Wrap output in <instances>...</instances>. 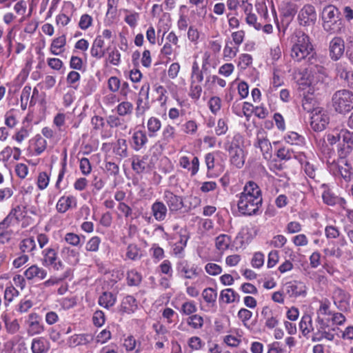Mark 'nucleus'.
<instances>
[{
	"label": "nucleus",
	"mask_w": 353,
	"mask_h": 353,
	"mask_svg": "<svg viewBox=\"0 0 353 353\" xmlns=\"http://www.w3.org/2000/svg\"><path fill=\"white\" fill-rule=\"evenodd\" d=\"M92 17L87 14H84L81 17L79 26L82 30H86L92 25Z\"/></svg>",
	"instance_id": "60"
},
{
	"label": "nucleus",
	"mask_w": 353,
	"mask_h": 353,
	"mask_svg": "<svg viewBox=\"0 0 353 353\" xmlns=\"http://www.w3.org/2000/svg\"><path fill=\"white\" fill-rule=\"evenodd\" d=\"M77 205L76 199L72 196H61L57 203V210L60 213H64L68 209L72 208L74 205V207Z\"/></svg>",
	"instance_id": "18"
},
{
	"label": "nucleus",
	"mask_w": 353,
	"mask_h": 353,
	"mask_svg": "<svg viewBox=\"0 0 353 353\" xmlns=\"http://www.w3.org/2000/svg\"><path fill=\"white\" fill-rule=\"evenodd\" d=\"M93 323L96 326H102L105 323V314L101 310H97L94 313L92 317Z\"/></svg>",
	"instance_id": "61"
},
{
	"label": "nucleus",
	"mask_w": 353,
	"mask_h": 353,
	"mask_svg": "<svg viewBox=\"0 0 353 353\" xmlns=\"http://www.w3.org/2000/svg\"><path fill=\"white\" fill-rule=\"evenodd\" d=\"M341 163H343V165H339L338 172L345 181H350L353 174L352 167L345 160H343Z\"/></svg>",
	"instance_id": "32"
},
{
	"label": "nucleus",
	"mask_w": 353,
	"mask_h": 353,
	"mask_svg": "<svg viewBox=\"0 0 353 353\" xmlns=\"http://www.w3.org/2000/svg\"><path fill=\"white\" fill-rule=\"evenodd\" d=\"M188 325L194 329H200L203 325V319L198 314H192L187 319Z\"/></svg>",
	"instance_id": "42"
},
{
	"label": "nucleus",
	"mask_w": 353,
	"mask_h": 353,
	"mask_svg": "<svg viewBox=\"0 0 353 353\" xmlns=\"http://www.w3.org/2000/svg\"><path fill=\"white\" fill-rule=\"evenodd\" d=\"M243 137L240 134H236L225 143V149L228 151L243 150Z\"/></svg>",
	"instance_id": "22"
},
{
	"label": "nucleus",
	"mask_w": 353,
	"mask_h": 353,
	"mask_svg": "<svg viewBox=\"0 0 353 353\" xmlns=\"http://www.w3.org/2000/svg\"><path fill=\"white\" fill-rule=\"evenodd\" d=\"M287 242V239L283 235H276L271 241V245L274 248H280L284 246Z\"/></svg>",
	"instance_id": "62"
},
{
	"label": "nucleus",
	"mask_w": 353,
	"mask_h": 353,
	"mask_svg": "<svg viewBox=\"0 0 353 353\" xmlns=\"http://www.w3.org/2000/svg\"><path fill=\"white\" fill-rule=\"evenodd\" d=\"M142 280V276L140 273L134 270H132L127 273L128 284L130 286L139 285Z\"/></svg>",
	"instance_id": "38"
},
{
	"label": "nucleus",
	"mask_w": 353,
	"mask_h": 353,
	"mask_svg": "<svg viewBox=\"0 0 353 353\" xmlns=\"http://www.w3.org/2000/svg\"><path fill=\"white\" fill-rule=\"evenodd\" d=\"M298 20L301 26H310L314 25L316 20L314 7L310 4L305 5L299 12Z\"/></svg>",
	"instance_id": "5"
},
{
	"label": "nucleus",
	"mask_w": 353,
	"mask_h": 353,
	"mask_svg": "<svg viewBox=\"0 0 353 353\" xmlns=\"http://www.w3.org/2000/svg\"><path fill=\"white\" fill-rule=\"evenodd\" d=\"M46 148V141L41 136H37L35 140V152L37 154H41Z\"/></svg>",
	"instance_id": "55"
},
{
	"label": "nucleus",
	"mask_w": 353,
	"mask_h": 353,
	"mask_svg": "<svg viewBox=\"0 0 353 353\" xmlns=\"http://www.w3.org/2000/svg\"><path fill=\"white\" fill-rule=\"evenodd\" d=\"M19 295V291L12 285L8 286L4 290V304L7 307Z\"/></svg>",
	"instance_id": "40"
},
{
	"label": "nucleus",
	"mask_w": 353,
	"mask_h": 353,
	"mask_svg": "<svg viewBox=\"0 0 353 353\" xmlns=\"http://www.w3.org/2000/svg\"><path fill=\"white\" fill-rule=\"evenodd\" d=\"M205 269L207 273L212 276L218 275L221 274L222 272L221 267L213 263H207L205 267Z\"/></svg>",
	"instance_id": "54"
},
{
	"label": "nucleus",
	"mask_w": 353,
	"mask_h": 353,
	"mask_svg": "<svg viewBox=\"0 0 353 353\" xmlns=\"http://www.w3.org/2000/svg\"><path fill=\"white\" fill-rule=\"evenodd\" d=\"M147 156L140 159L138 157H134L132 161V168L137 174L143 173L147 168Z\"/></svg>",
	"instance_id": "30"
},
{
	"label": "nucleus",
	"mask_w": 353,
	"mask_h": 353,
	"mask_svg": "<svg viewBox=\"0 0 353 353\" xmlns=\"http://www.w3.org/2000/svg\"><path fill=\"white\" fill-rule=\"evenodd\" d=\"M196 307L194 301H187L181 305V312L185 315H192L196 312Z\"/></svg>",
	"instance_id": "48"
},
{
	"label": "nucleus",
	"mask_w": 353,
	"mask_h": 353,
	"mask_svg": "<svg viewBox=\"0 0 353 353\" xmlns=\"http://www.w3.org/2000/svg\"><path fill=\"white\" fill-rule=\"evenodd\" d=\"M137 302L136 299L131 295H128L122 300L120 311L123 313L131 314L137 309Z\"/></svg>",
	"instance_id": "16"
},
{
	"label": "nucleus",
	"mask_w": 353,
	"mask_h": 353,
	"mask_svg": "<svg viewBox=\"0 0 353 353\" xmlns=\"http://www.w3.org/2000/svg\"><path fill=\"white\" fill-rule=\"evenodd\" d=\"M49 176L46 172H41L37 178V185L40 190H44L49 183Z\"/></svg>",
	"instance_id": "56"
},
{
	"label": "nucleus",
	"mask_w": 353,
	"mask_h": 353,
	"mask_svg": "<svg viewBox=\"0 0 353 353\" xmlns=\"http://www.w3.org/2000/svg\"><path fill=\"white\" fill-rule=\"evenodd\" d=\"M5 324L6 328L8 332L10 334H15L19 330V324L17 319H14L13 321H9L5 319Z\"/></svg>",
	"instance_id": "57"
},
{
	"label": "nucleus",
	"mask_w": 353,
	"mask_h": 353,
	"mask_svg": "<svg viewBox=\"0 0 353 353\" xmlns=\"http://www.w3.org/2000/svg\"><path fill=\"white\" fill-rule=\"evenodd\" d=\"M310 77L312 83H323L325 82L327 79V70L326 69L322 66L319 65H313L310 64Z\"/></svg>",
	"instance_id": "9"
},
{
	"label": "nucleus",
	"mask_w": 353,
	"mask_h": 353,
	"mask_svg": "<svg viewBox=\"0 0 353 353\" xmlns=\"http://www.w3.org/2000/svg\"><path fill=\"white\" fill-rule=\"evenodd\" d=\"M245 21L248 25L253 26L254 28L257 30H261L262 28L261 23L257 21V17L254 14H248L245 18Z\"/></svg>",
	"instance_id": "58"
},
{
	"label": "nucleus",
	"mask_w": 353,
	"mask_h": 353,
	"mask_svg": "<svg viewBox=\"0 0 353 353\" xmlns=\"http://www.w3.org/2000/svg\"><path fill=\"white\" fill-rule=\"evenodd\" d=\"M42 263L45 266H50L57 260V252L53 248H49L42 251Z\"/></svg>",
	"instance_id": "24"
},
{
	"label": "nucleus",
	"mask_w": 353,
	"mask_h": 353,
	"mask_svg": "<svg viewBox=\"0 0 353 353\" xmlns=\"http://www.w3.org/2000/svg\"><path fill=\"white\" fill-rule=\"evenodd\" d=\"M299 327L304 336L310 333L312 329V317L309 314H305L299 323Z\"/></svg>",
	"instance_id": "35"
},
{
	"label": "nucleus",
	"mask_w": 353,
	"mask_h": 353,
	"mask_svg": "<svg viewBox=\"0 0 353 353\" xmlns=\"http://www.w3.org/2000/svg\"><path fill=\"white\" fill-rule=\"evenodd\" d=\"M330 56L332 60H339L345 51V43L343 39L339 37H334L330 42Z\"/></svg>",
	"instance_id": "8"
},
{
	"label": "nucleus",
	"mask_w": 353,
	"mask_h": 353,
	"mask_svg": "<svg viewBox=\"0 0 353 353\" xmlns=\"http://www.w3.org/2000/svg\"><path fill=\"white\" fill-rule=\"evenodd\" d=\"M104 41L102 36H97L94 40L90 53L91 55L97 59L102 58L105 54L103 50Z\"/></svg>",
	"instance_id": "20"
},
{
	"label": "nucleus",
	"mask_w": 353,
	"mask_h": 353,
	"mask_svg": "<svg viewBox=\"0 0 353 353\" xmlns=\"http://www.w3.org/2000/svg\"><path fill=\"white\" fill-rule=\"evenodd\" d=\"M202 88L199 85L194 84V81L192 80L189 95L194 100H198L201 94Z\"/></svg>",
	"instance_id": "50"
},
{
	"label": "nucleus",
	"mask_w": 353,
	"mask_h": 353,
	"mask_svg": "<svg viewBox=\"0 0 353 353\" xmlns=\"http://www.w3.org/2000/svg\"><path fill=\"white\" fill-rule=\"evenodd\" d=\"M339 10L335 6L330 5L325 7L322 12V19L323 20V23L326 21L336 20V18L339 17Z\"/></svg>",
	"instance_id": "27"
},
{
	"label": "nucleus",
	"mask_w": 353,
	"mask_h": 353,
	"mask_svg": "<svg viewBox=\"0 0 353 353\" xmlns=\"http://www.w3.org/2000/svg\"><path fill=\"white\" fill-rule=\"evenodd\" d=\"M20 210L21 208L19 206H17L16 208H13L8 214V216L1 222H0V230H8V228L10 225L18 223L19 218L17 216V212Z\"/></svg>",
	"instance_id": "17"
},
{
	"label": "nucleus",
	"mask_w": 353,
	"mask_h": 353,
	"mask_svg": "<svg viewBox=\"0 0 353 353\" xmlns=\"http://www.w3.org/2000/svg\"><path fill=\"white\" fill-rule=\"evenodd\" d=\"M230 161L237 168H241L245 163V155L243 150L228 151Z\"/></svg>",
	"instance_id": "26"
},
{
	"label": "nucleus",
	"mask_w": 353,
	"mask_h": 353,
	"mask_svg": "<svg viewBox=\"0 0 353 353\" xmlns=\"http://www.w3.org/2000/svg\"><path fill=\"white\" fill-rule=\"evenodd\" d=\"M114 152L120 157H127L128 156V153L126 140L123 139H119L114 148Z\"/></svg>",
	"instance_id": "33"
},
{
	"label": "nucleus",
	"mask_w": 353,
	"mask_h": 353,
	"mask_svg": "<svg viewBox=\"0 0 353 353\" xmlns=\"http://www.w3.org/2000/svg\"><path fill=\"white\" fill-rule=\"evenodd\" d=\"M152 213L154 219L158 221H164L168 213L167 206L163 202L156 201L152 205Z\"/></svg>",
	"instance_id": "12"
},
{
	"label": "nucleus",
	"mask_w": 353,
	"mask_h": 353,
	"mask_svg": "<svg viewBox=\"0 0 353 353\" xmlns=\"http://www.w3.org/2000/svg\"><path fill=\"white\" fill-rule=\"evenodd\" d=\"M20 250L22 252H30L36 248V242L33 237L24 239L20 243Z\"/></svg>",
	"instance_id": "39"
},
{
	"label": "nucleus",
	"mask_w": 353,
	"mask_h": 353,
	"mask_svg": "<svg viewBox=\"0 0 353 353\" xmlns=\"http://www.w3.org/2000/svg\"><path fill=\"white\" fill-rule=\"evenodd\" d=\"M116 300V296L112 292H104L99 298V304L108 309L115 304Z\"/></svg>",
	"instance_id": "28"
},
{
	"label": "nucleus",
	"mask_w": 353,
	"mask_h": 353,
	"mask_svg": "<svg viewBox=\"0 0 353 353\" xmlns=\"http://www.w3.org/2000/svg\"><path fill=\"white\" fill-rule=\"evenodd\" d=\"M202 296L207 303L214 305L217 297V292L212 288H207L203 290Z\"/></svg>",
	"instance_id": "36"
},
{
	"label": "nucleus",
	"mask_w": 353,
	"mask_h": 353,
	"mask_svg": "<svg viewBox=\"0 0 353 353\" xmlns=\"http://www.w3.org/2000/svg\"><path fill=\"white\" fill-rule=\"evenodd\" d=\"M293 43L291 49V57L296 61H301L312 54L313 46L310 37L302 31H296L292 37Z\"/></svg>",
	"instance_id": "1"
},
{
	"label": "nucleus",
	"mask_w": 353,
	"mask_h": 353,
	"mask_svg": "<svg viewBox=\"0 0 353 353\" xmlns=\"http://www.w3.org/2000/svg\"><path fill=\"white\" fill-rule=\"evenodd\" d=\"M239 298L238 294L231 288L223 290L220 294V299L226 303L234 302Z\"/></svg>",
	"instance_id": "34"
},
{
	"label": "nucleus",
	"mask_w": 353,
	"mask_h": 353,
	"mask_svg": "<svg viewBox=\"0 0 353 353\" xmlns=\"http://www.w3.org/2000/svg\"><path fill=\"white\" fill-rule=\"evenodd\" d=\"M24 275L28 280H32L34 278L43 279L46 278L47 272L43 268L36 265H32L25 271Z\"/></svg>",
	"instance_id": "21"
},
{
	"label": "nucleus",
	"mask_w": 353,
	"mask_h": 353,
	"mask_svg": "<svg viewBox=\"0 0 353 353\" xmlns=\"http://www.w3.org/2000/svg\"><path fill=\"white\" fill-rule=\"evenodd\" d=\"M234 66L232 63H225L219 69V73L225 77H229L234 71Z\"/></svg>",
	"instance_id": "64"
},
{
	"label": "nucleus",
	"mask_w": 353,
	"mask_h": 353,
	"mask_svg": "<svg viewBox=\"0 0 353 353\" xmlns=\"http://www.w3.org/2000/svg\"><path fill=\"white\" fill-rule=\"evenodd\" d=\"M255 146L260 148L264 159L268 160L272 157V145L268 139L258 136Z\"/></svg>",
	"instance_id": "19"
},
{
	"label": "nucleus",
	"mask_w": 353,
	"mask_h": 353,
	"mask_svg": "<svg viewBox=\"0 0 353 353\" xmlns=\"http://www.w3.org/2000/svg\"><path fill=\"white\" fill-rule=\"evenodd\" d=\"M297 12V6L296 5L288 3L285 5L283 8V14L286 17H293L296 14Z\"/></svg>",
	"instance_id": "52"
},
{
	"label": "nucleus",
	"mask_w": 353,
	"mask_h": 353,
	"mask_svg": "<svg viewBox=\"0 0 353 353\" xmlns=\"http://www.w3.org/2000/svg\"><path fill=\"white\" fill-rule=\"evenodd\" d=\"M133 148L138 151L142 148L148 141L145 133L141 130L135 132L132 135Z\"/></svg>",
	"instance_id": "23"
},
{
	"label": "nucleus",
	"mask_w": 353,
	"mask_h": 353,
	"mask_svg": "<svg viewBox=\"0 0 353 353\" xmlns=\"http://www.w3.org/2000/svg\"><path fill=\"white\" fill-rule=\"evenodd\" d=\"M175 137V129L171 125H167L164 128L162 132V138L159 141L161 147L166 145Z\"/></svg>",
	"instance_id": "29"
},
{
	"label": "nucleus",
	"mask_w": 353,
	"mask_h": 353,
	"mask_svg": "<svg viewBox=\"0 0 353 353\" xmlns=\"http://www.w3.org/2000/svg\"><path fill=\"white\" fill-rule=\"evenodd\" d=\"M64 240L66 243L73 246H78L81 241L79 236L72 232L67 233Z\"/></svg>",
	"instance_id": "53"
},
{
	"label": "nucleus",
	"mask_w": 353,
	"mask_h": 353,
	"mask_svg": "<svg viewBox=\"0 0 353 353\" xmlns=\"http://www.w3.org/2000/svg\"><path fill=\"white\" fill-rule=\"evenodd\" d=\"M221 99L218 97H212L210 98L208 104L210 110L216 114L221 108Z\"/></svg>",
	"instance_id": "59"
},
{
	"label": "nucleus",
	"mask_w": 353,
	"mask_h": 353,
	"mask_svg": "<svg viewBox=\"0 0 353 353\" xmlns=\"http://www.w3.org/2000/svg\"><path fill=\"white\" fill-rule=\"evenodd\" d=\"M264 263V255L261 252H256L252 259V265L254 268H259Z\"/></svg>",
	"instance_id": "63"
},
{
	"label": "nucleus",
	"mask_w": 353,
	"mask_h": 353,
	"mask_svg": "<svg viewBox=\"0 0 353 353\" xmlns=\"http://www.w3.org/2000/svg\"><path fill=\"white\" fill-rule=\"evenodd\" d=\"M101 239L99 236L92 237L87 243L85 249L89 252H97L99 250Z\"/></svg>",
	"instance_id": "49"
},
{
	"label": "nucleus",
	"mask_w": 353,
	"mask_h": 353,
	"mask_svg": "<svg viewBox=\"0 0 353 353\" xmlns=\"http://www.w3.org/2000/svg\"><path fill=\"white\" fill-rule=\"evenodd\" d=\"M140 249L135 244H130L127 248L126 256L131 260L136 261L141 258Z\"/></svg>",
	"instance_id": "45"
},
{
	"label": "nucleus",
	"mask_w": 353,
	"mask_h": 353,
	"mask_svg": "<svg viewBox=\"0 0 353 353\" xmlns=\"http://www.w3.org/2000/svg\"><path fill=\"white\" fill-rule=\"evenodd\" d=\"M286 293L290 297H297L305 293L302 286H299L295 283L288 282L285 284Z\"/></svg>",
	"instance_id": "31"
},
{
	"label": "nucleus",
	"mask_w": 353,
	"mask_h": 353,
	"mask_svg": "<svg viewBox=\"0 0 353 353\" xmlns=\"http://www.w3.org/2000/svg\"><path fill=\"white\" fill-rule=\"evenodd\" d=\"M50 347L49 341L43 337L35 338L32 341V353H48Z\"/></svg>",
	"instance_id": "13"
},
{
	"label": "nucleus",
	"mask_w": 353,
	"mask_h": 353,
	"mask_svg": "<svg viewBox=\"0 0 353 353\" xmlns=\"http://www.w3.org/2000/svg\"><path fill=\"white\" fill-rule=\"evenodd\" d=\"M337 76L341 79L344 80L347 85L351 88H353V71L348 68L347 66L339 64L336 67Z\"/></svg>",
	"instance_id": "11"
},
{
	"label": "nucleus",
	"mask_w": 353,
	"mask_h": 353,
	"mask_svg": "<svg viewBox=\"0 0 353 353\" xmlns=\"http://www.w3.org/2000/svg\"><path fill=\"white\" fill-rule=\"evenodd\" d=\"M263 198L253 197L245 195H240L238 201V209L239 212L243 215L251 216L257 214L259 208L262 205Z\"/></svg>",
	"instance_id": "3"
},
{
	"label": "nucleus",
	"mask_w": 353,
	"mask_h": 353,
	"mask_svg": "<svg viewBox=\"0 0 353 353\" xmlns=\"http://www.w3.org/2000/svg\"><path fill=\"white\" fill-rule=\"evenodd\" d=\"M240 195H245V196H250L253 199L262 198V193L259 186L254 181H249L247 182L243 188V191Z\"/></svg>",
	"instance_id": "14"
},
{
	"label": "nucleus",
	"mask_w": 353,
	"mask_h": 353,
	"mask_svg": "<svg viewBox=\"0 0 353 353\" xmlns=\"http://www.w3.org/2000/svg\"><path fill=\"white\" fill-rule=\"evenodd\" d=\"M26 323L27 332L30 336L40 334L44 331L41 318L36 313L30 314Z\"/></svg>",
	"instance_id": "7"
},
{
	"label": "nucleus",
	"mask_w": 353,
	"mask_h": 353,
	"mask_svg": "<svg viewBox=\"0 0 353 353\" xmlns=\"http://www.w3.org/2000/svg\"><path fill=\"white\" fill-rule=\"evenodd\" d=\"M163 200L167 204L170 213L180 211L184 207L183 197L166 190L163 192Z\"/></svg>",
	"instance_id": "6"
},
{
	"label": "nucleus",
	"mask_w": 353,
	"mask_h": 353,
	"mask_svg": "<svg viewBox=\"0 0 353 353\" xmlns=\"http://www.w3.org/2000/svg\"><path fill=\"white\" fill-rule=\"evenodd\" d=\"M303 166L305 174L310 178L315 180L316 181H319L320 179V171L317 168V167L312 163H310L307 161L303 163Z\"/></svg>",
	"instance_id": "25"
},
{
	"label": "nucleus",
	"mask_w": 353,
	"mask_h": 353,
	"mask_svg": "<svg viewBox=\"0 0 353 353\" xmlns=\"http://www.w3.org/2000/svg\"><path fill=\"white\" fill-rule=\"evenodd\" d=\"M176 269L183 274L184 278L188 279H192L199 274L198 268L194 265L190 266L186 261L179 262Z\"/></svg>",
	"instance_id": "10"
},
{
	"label": "nucleus",
	"mask_w": 353,
	"mask_h": 353,
	"mask_svg": "<svg viewBox=\"0 0 353 353\" xmlns=\"http://www.w3.org/2000/svg\"><path fill=\"white\" fill-rule=\"evenodd\" d=\"M310 120L311 128L315 132H321L329 123L330 117L323 110H314Z\"/></svg>",
	"instance_id": "4"
},
{
	"label": "nucleus",
	"mask_w": 353,
	"mask_h": 353,
	"mask_svg": "<svg viewBox=\"0 0 353 353\" xmlns=\"http://www.w3.org/2000/svg\"><path fill=\"white\" fill-rule=\"evenodd\" d=\"M342 130H344V128H334L332 132L328 133L327 134V141L330 145H334L342 137Z\"/></svg>",
	"instance_id": "43"
},
{
	"label": "nucleus",
	"mask_w": 353,
	"mask_h": 353,
	"mask_svg": "<svg viewBox=\"0 0 353 353\" xmlns=\"http://www.w3.org/2000/svg\"><path fill=\"white\" fill-rule=\"evenodd\" d=\"M231 243L230 237L227 234H220L216 238V248L221 251L228 248Z\"/></svg>",
	"instance_id": "37"
},
{
	"label": "nucleus",
	"mask_w": 353,
	"mask_h": 353,
	"mask_svg": "<svg viewBox=\"0 0 353 353\" xmlns=\"http://www.w3.org/2000/svg\"><path fill=\"white\" fill-rule=\"evenodd\" d=\"M86 336H87L85 334L73 335L69 339L68 343L70 347H74L77 345H82L88 341Z\"/></svg>",
	"instance_id": "46"
},
{
	"label": "nucleus",
	"mask_w": 353,
	"mask_h": 353,
	"mask_svg": "<svg viewBox=\"0 0 353 353\" xmlns=\"http://www.w3.org/2000/svg\"><path fill=\"white\" fill-rule=\"evenodd\" d=\"M342 138L343 142L347 144L346 153H350L353 148V132L344 128V130H342Z\"/></svg>",
	"instance_id": "44"
},
{
	"label": "nucleus",
	"mask_w": 353,
	"mask_h": 353,
	"mask_svg": "<svg viewBox=\"0 0 353 353\" xmlns=\"http://www.w3.org/2000/svg\"><path fill=\"white\" fill-rule=\"evenodd\" d=\"M161 121L159 119L155 117H151L149 119L147 126L149 132L152 134H150V137L153 136L152 134L157 132L161 128Z\"/></svg>",
	"instance_id": "47"
},
{
	"label": "nucleus",
	"mask_w": 353,
	"mask_h": 353,
	"mask_svg": "<svg viewBox=\"0 0 353 353\" xmlns=\"http://www.w3.org/2000/svg\"><path fill=\"white\" fill-rule=\"evenodd\" d=\"M133 110V105L129 101H123L117 107V112L120 116L130 114Z\"/></svg>",
	"instance_id": "41"
},
{
	"label": "nucleus",
	"mask_w": 353,
	"mask_h": 353,
	"mask_svg": "<svg viewBox=\"0 0 353 353\" xmlns=\"http://www.w3.org/2000/svg\"><path fill=\"white\" fill-rule=\"evenodd\" d=\"M323 28L325 31L330 34H341L345 29L343 21L340 19L326 21L323 23Z\"/></svg>",
	"instance_id": "15"
},
{
	"label": "nucleus",
	"mask_w": 353,
	"mask_h": 353,
	"mask_svg": "<svg viewBox=\"0 0 353 353\" xmlns=\"http://www.w3.org/2000/svg\"><path fill=\"white\" fill-rule=\"evenodd\" d=\"M252 62V57L249 54H242L239 57L238 66L241 69H245Z\"/></svg>",
	"instance_id": "51"
},
{
	"label": "nucleus",
	"mask_w": 353,
	"mask_h": 353,
	"mask_svg": "<svg viewBox=\"0 0 353 353\" xmlns=\"http://www.w3.org/2000/svg\"><path fill=\"white\" fill-rule=\"evenodd\" d=\"M332 106L336 112L343 114L353 109V93L347 90L335 92L332 98Z\"/></svg>",
	"instance_id": "2"
}]
</instances>
